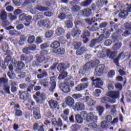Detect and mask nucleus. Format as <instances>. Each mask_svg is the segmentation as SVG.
Listing matches in <instances>:
<instances>
[{"mask_svg":"<svg viewBox=\"0 0 131 131\" xmlns=\"http://www.w3.org/2000/svg\"><path fill=\"white\" fill-rule=\"evenodd\" d=\"M40 82L41 84L43 85L44 88H49V84H50V86L49 88V91L50 92H54L55 89H56V76H54L53 77H50V81L49 83V81L46 79H42L40 81Z\"/></svg>","mask_w":131,"mask_h":131,"instance_id":"1","label":"nucleus"},{"mask_svg":"<svg viewBox=\"0 0 131 131\" xmlns=\"http://www.w3.org/2000/svg\"><path fill=\"white\" fill-rule=\"evenodd\" d=\"M80 116L83 118H86V120L88 122H91V121H94L97 122L98 120V117L94 116L93 113H90L88 114L86 111H82L80 113Z\"/></svg>","mask_w":131,"mask_h":131,"instance_id":"2","label":"nucleus"},{"mask_svg":"<svg viewBox=\"0 0 131 131\" xmlns=\"http://www.w3.org/2000/svg\"><path fill=\"white\" fill-rule=\"evenodd\" d=\"M34 88V84H31L27 89L26 91H24L20 94L19 98L21 100H24V101H26L29 99V96L30 94L28 92H31Z\"/></svg>","mask_w":131,"mask_h":131,"instance_id":"3","label":"nucleus"},{"mask_svg":"<svg viewBox=\"0 0 131 131\" xmlns=\"http://www.w3.org/2000/svg\"><path fill=\"white\" fill-rule=\"evenodd\" d=\"M81 33V30L79 29H76L74 28L72 32H68L67 34V39H70L71 38V35L73 36V38L75 39H77L79 38V35H80Z\"/></svg>","mask_w":131,"mask_h":131,"instance_id":"4","label":"nucleus"},{"mask_svg":"<svg viewBox=\"0 0 131 131\" xmlns=\"http://www.w3.org/2000/svg\"><path fill=\"white\" fill-rule=\"evenodd\" d=\"M33 97L39 104H42V102L46 100V95L43 93L41 94L40 92H37Z\"/></svg>","mask_w":131,"mask_h":131,"instance_id":"5","label":"nucleus"},{"mask_svg":"<svg viewBox=\"0 0 131 131\" xmlns=\"http://www.w3.org/2000/svg\"><path fill=\"white\" fill-rule=\"evenodd\" d=\"M51 20L49 18L40 19L37 22V25L39 27H45V28H51Z\"/></svg>","mask_w":131,"mask_h":131,"instance_id":"6","label":"nucleus"},{"mask_svg":"<svg viewBox=\"0 0 131 131\" xmlns=\"http://www.w3.org/2000/svg\"><path fill=\"white\" fill-rule=\"evenodd\" d=\"M106 96L111 98V100H114L115 103H116V100L120 98V92L119 91H113L107 92Z\"/></svg>","mask_w":131,"mask_h":131,"instance_id":"7","label":"nucleus"},{"mask_svg":"<svg viewBox=\"0 0 131 131\" xmlns=\"http://www.w3.org/2000/svg\"><path fill=\"white\" fill-rule=\"evenodd\" d=\"M104 69H105V65L99 64L96 67L95 69L94 75L95 76H101L104 72Z\"/></svg>","mask_w":131,"mask_h":131,"instance_id":"8","label":"nucleus"},{"mask_svg":"<svg viewBox=\"0 0 131 131\" xmlns=\"http://www.w3.org/2000/svg\"><path fill=\"white\" fill-rule=\"evenodd\" d=\"M63 82L70 88H73V86L75 85V79L73 78V76L71 75H70L68 77L66 78L63 81Z\"/></svg>","mask_w":131,"mask_h":131,"instance_id":"9","label":"nucleus"},{"mask_svg":"<svg viewBox=\"0 0 131 131\" xmlns=\"http://www.w3.org/2000/svg\"><path fill=\"white\" fill-rule=\"evenodd\" d=\"M91 36V32H90L88 30H84L82 35H81V38L83 39V43H86L89 40V37Z\"/></svg>","mask_w":131,"mask_h":131,"instance_id":"10","label":"nucleus"},{"mask_svg":"<svg viewBox=\"0 0 131 131\" xmlns=\"http://www.w3.org/2000/svg\"><path fill=\"white\" fill-rule=\"evenodd\" d=\"M59 88L61 91L64 93V94H68V93H70V92H71V89L70 87L68 85L66 84L64 82L59 84Z\"/></svg>","mask_w":131,"mask_h":131,"instance_id":"11","label":"nucleus"},{"mask_svg":"<svg viewBox=\"0 0 131 131\" xmlns=\"http://www.w3.org/2000/svg\"><path fill=\"white\" fill-rule=\"evenodd\" d=\"M76 4V2H75V1H72L70 2V6H72L71 8V10L72 12H73L74 13H77V12H79L80 11V9H81V7L79 6V5H74Z\"/></svg>","mask_w":131,"mask_h":131,"instance_id":"12","label":"nucleus"},{"mask_svg":"<svg viewBox=\"0 0 131 131\" xmlns=\"http://www.w3.org/2000/svg\"><path fill=\"white\" fill-rule=\"evenodd\" d=\"M65 103L67 106L71 108L74 107L75 101H74V99H73V98L72 97L67 96L65 98Z\"/></svg>","mask_w":131,"mask_h":131,"instance_id":"13","label":"nucleus"},{"mask_svg":"<svg viewBox=\"0 0 131 131\" xmlns=\"http://www.w3.org/2000/svg\"><path fill=\"white\" fill-rule=\"evenodd\" d=\"M93 81V84L96 86V88H100V86L103 85V81L101 80L100 78H96L93 77L91 79Z\"/></svg>","mask_w":131,"mask_h":131,"instance_id":"14","label":"nucleus"},{"mask_svg":"<svg viewBox=\"0 0 131 131\" xmlns=\"http://www.w3.org/2000/svg\"><path fill=\"white\" fill-rule=\"evenodd\" d=\"M46 57L45 56L41 55L37 58L36 61H33V64L34 66H39L41 63L45 62Z\"/></svg>","mask_w":131,"mask_h":131,"instance_id":"15","label":"nucleus"},{"mask_svg":"<svg viewBox=\"0 0 131 131\" xmlns=\"http://www.w3.org/2000/svg\"><path fill=\"white\" fill-rule=\"evenodd\" d=\"M74 109L76 111H82L85 109L84 103L81 102H78L75 103Z\"/></svg>","mask_w":131,"mask_h":131,"instance_id":"16","label":"nucleus"},{"mask_svg":"<svg viewBox=\"0 0 131 131\" xmlns=\"http://www.w3.org/2000/svg\"><path fill=\"white\" fill-rule=\"evenodd\" d=\"M52 123L54 126H58V127H62L63 126V122L60 118H58L57 120L56 118L52 119Z\"/></svg>","mask_w":131,"mask_h":131,"instance_id":"17","label":"nucleus"},{"mask_svg":"<svg viewBox=\"0 0 131 131\" xmlns=\"http://www.w3.org/2000/svg\"><path fill=\"white\" fill-rule=\"evenodd\" d=\"M106 56L111 60H114V58L117 56V51H112L110 49H107L106 51Z\"/></svg>","mask_w":131,"mask_h":131,"instance_id":"18","label":"nucleus"},{"mask_svg":"<svg viewBox=\"0 0 131 131\" xmlns=\"http://www.w3.org/2000/svg\"><path fill=\"white\" fill-rule=\"evenodd\" d=\"M101 102L102 104H115V100H112L111 98L104 96L101 99Z\"/></svg>","mask_w":131,"mask_h":131,"instance_id":"19","label":"nucleus"},{"mask_svg":"<svg viewBox=\"0 0 131 131\" xmlns=\"http://www.w3.org/2000/svg\"><path fill=\"white\" fill-rule=\"evenodd\" d=\"M88 86H89V82L80 83L75 87V91L76 92H80V91H83L84 89H86Z\"/></svg>","mask_w":131,"mask_h":131,"instance_id":"20","label":"nucleus"},{"mask_svg":"<svg viewBox=\"0 0 131 131\" xmlns=\"http://www.w3.org/2000/svg\"><path fill=\"white\" fill-rule=\"evenodd\" d=\"M109 33H108V32H107L106 33H103L102 34H101L98 38L95 39L97 41V43H100V42L103 41L104 38L105 39H106V38H108V37H109Z\"/></svg>","mask_w":131,"mask_h":131,"instance_id":"21","label":"nucleus"},{"mask_svg":"<svg viewBox=\"0 0 131 131\" xmlns=\"http://www.w3.org/2000/svg\"><path fill=\"white\" fill-rule=\"evenodd\" d=\"M33 60V56L32 55H29L25 56L24 55H20V61H25L26 63H30Z\"/></svg>","mask_w":131,"mask_h":131,"instance_id":"22","label":"nucleus"},{"mask_svg":"<svg viewBox=\"0 0 131 131\" xmlns=\"http://www.w3.org/2000/svg\"><path fill=\"white\" fill-rule=\"evenodd\" d=\"M48 104L51 109H56L58 107V101L51 99L48 102Z\"/></svg>","mask_w":131,"mask_h":131,"instance_id":"23","label":"nucleus"},{"mask_svg":"<svg viewBox=\"0 0 131 131\" xmlns=\"http://www.w3.org/2000/svg\"><path fill=\"white\" fill-rule=\"evenodd\" d=\"M44 127L45 125L43 124L39 126L38 123H35L33 126V130L45 131Z\"/></svg>","mask_w":131,"mask_h":131,"instance_id":"24","label":"nucleus"},{"mask_svg":"<svg viewBox=\"0 0 131 131\" xmlns=\"http://www.w3.org/2000/svg\"><path fill=\"white\" fill-rule=\"evenodd\" d=\"M98 20H100V18H96V17H92L91 18H89L85 19V21L88 25H92L93 23H95V22H97V21H98Z\"/></svg>","mask_w":131,"mask_h":131,"instance_id":"25","label":"nucleus"},{"mask_svg":"<svg viewBox=\"0 0 131 131\" xmlns=\"http://www.w3.org/2000/svg\"><path fill=\"white\" fill-rule=\"evenodd\" d=\"M65 34V30L63 28H57L55 30V34L57 36H61Z\"/></svg>","mask_w":131,"mask_h":131,"instance_id":"26","label":"nucleus"},{"mask_svg":"<svg viewBox=\"0 0 131 131\" xmlns=\"http://www.w3.org/2000/svg\"><path fill=\"white\" fill-rule=\"evenodd\" d=\"M118 16L120 18L125 19L128 16V12L126 10H123L119 12Z\"/></svg>","mask_w":131,"mask_h":131,"instance_id":"27","label":"nucleus"},{"mask_svg":"<svg viewBox=\"0 0 131 131\" xmlns=\"http://www.w3.org/2000/svg\"><path fill=\"white\" fill-rule=\"evenodd\" d=\"M88 50H86V48L85 47H81L80 49H77L76 52V54L77 56H81L82 54L84 53H85Z\"/></svg>","mask_w":131,"mask_h":131,"instance_id":"28","label":"nucleus"},{"mask_svg":"<svg viewBox=\"0 0 131 131\" xmlns=\"http://www.w3.org/2000/svg\"><path fill=\"white\" fill-rule=\"evenodd\" d=\"M97 26H98V23H96L92 27L88 26L87 29H89L91 32H94V31H97L99 29V27Z\"/></svg>","mask_w":131,"mask_h":131,"instance_id":"29","label":"nucleus"},{"mask_svg":"<svg viewBox=\"0 0 131 131\" xmlns=\"http://www.w3.org/2000/svg\"><path fill=\"white\" fill-rule=\"evenodd\" d=\"M82 13L85 17H90L92 15V9L86 8L82 10Z\"/></svg>","mask_w":131,"mask_h":131,"instance_id":"30","label":"nucleus"},{"mask_svg":"<svg viewBox=\"0 0 131 131\" xmlns=\"http://www.w3.org/2000/svg\"><path fill=\"white\" fill-rule=\"evenodd\" d=\"M48 72L46 70H43L40 74L37 75V77L38 79H41V78H44V77H48Z\"/></svg>","mask_w":131,"mask_h":131,"instance_id":"31","label":"nucleus"},{"mask_svg":"<svg viewBox=\"0 0 131 131\" xmlns=\"http://www.w3.org/2000/svg\"><path fill=\"white\" fill-rule=\"evenodd\" d=\"M57 70L59 72H63L66 70V68H65V64L64 63H59L57 66Z\"/></svg>","mask_w":131,"mask_h":131,"instance_id":"32","label":"nucleus"},{"mask_svg":"<svg viewBox=\"0 0 131 131\" xmlns=\"http://www.w3.org/2000/svg\"><path fill=\"white\" fill-rule=\"evenodd\" d=\"M36 10H38V11H40V12H45L46 11H49L50 8L48 7L37 5L36 7Z\"/></svg>","mask_w":131,"mask_h":131,"instance_id":"33","label":"nucleus"},{"mask_svg":"<svg viewBox=\"0 0 131 131\" xmlns=\"http://www.w3.org/2000/svg\"><path fill=\"white\" fill-rule=\"evenodd\" d=\"M68 75V73L67 72H61V73L59 75L58 79L59 80H62V79H65L66 77H67Z\"/></svg>","mask_w":131,"mask_h":131,"instance_id":"34","label":"nucleus"},{"mask_svg":"<svg viewBox=\"0 0 131 131\" xmlns=\"http://www.w3.org/2000/svg\"><path fill=\"white\" fill-rule=\"evenodd\" d=\"M55 54H58L59 55H64L65 54V49L64 48H57L53 51Z\"/></svg>","mask_w":131,"mask_h":131,"instance_id":"35","label":"nucleus"},{"mask_svg":"<svg viewBox=\"0 0 131 131\" xmlns=\"http://www.w3.org/2000/svg\"><path fill=\"white\" fill-rule=\"evenodd\" d=\"M61 46V44L59 42V41H54L51 45V48L54 50L58 49L59 47Z\"/></svg>","mask_w":131,"mask_h":131,"instance_id":"36","label":"nucleus"},{"mask_svg":"<svg viewBox=\"0 0 131 131\" xmlns=\"http://www.w3.org/2000/svg\"><path fill=\"white\" fill-rule=\"evenodd\" d=\"M93 3V0H85L84 2H81V7H89L91 4Z\"/></svg>","mask_w":131,"mask_h":131,"instance_id":"37","label":"nucleus"},{"mask_svg":"<svg viewBox=\"0 0 131 131\" xmlns=\"http://www.w3.org/2000/svg\"><path fill=\"white\" fill-rule=\"evenodd\" d=\"M8 15L5 10H2L0 13V18L1 20H7Z\"/></svg>","mask_w":131,"mask_h":131,"instance_id":"38","label":"nucleus"},{"mask_svg":"<svg viewBox=\"0 0 131 131\" xmlns=\"http://www.w3.org/2000/svg\"><path fill=\"white\" fill-rule=\"evenodd\" d=\"M25 67V64L24 62L19 61L16 63V68L18 70H21V69H23Z\"/></svg>","mask_w":131,"mask_h":131,"instance_id":"39","label":"nucleus"},{"mask_svg":"<svg viewBox=\"0 0 131 131\" xmlns=\"http://www.w3.org/2000/svg\"><path fill=\"white\" fill-rule=\"evenodd\" d=\"M54 35V30H49L45 33L46 38H51Z\"/></svg>","mask_w":131,"mask_h":131,"instance_id":"40","label":"nucleus"},{"mask_svg":"<svg viewBox=\"0 0 131 131\" xmlns=\"http://www.w3.org/2000/svg\"><path fill=\"white\" fill-rule=\"evenodd\" d=\"M75 119L77 123H82L83 122V118L81 117V116L79 114H77L75 116Z\"/></svg>","mask_w":131,"mask_h":131,"instance_id":"41","label":"nucleus"},{"mask_svg":"<svg viewBox=\"0 0 131 131\" xmlns=\"http://www.w3.org/2000/svg\"><path fill=\"white\" fill-rule=\"evenodd\" d=\"M99 62H100L98 60H96L94 61H91L90 62H89L88 63H89V65L90 66L91 68H95L98 64H99Z\"/></svg>","mask_w":131,"mask_h":131,"instance_id":"42","label":"nucleus"},{"mask_svg":"<svg viewBox=\"0 0 131 131\" xmlns=\"http://www.w3.org/2000/svg\"><path fill=\"white\" fill-rule=\"evenodd\" d=\"M91 69H92L89 62L86 63L83 66V70H84L85 72H89V71H91Z\"/></svg>","mask_w":131,"mask_h":131,"instance_id":"43","label":"nucleus"},{"mask_svg":"<svg viewBox=\"0 0 131 131\" xmlns=\"http://www.w3.org/2000/svg\"><path fill=\"white\" fill-rule=\"evenodd\" d=\"M82 45V43L81 42H74L73 43L74 50H78V49H79Z\"/></svg>","mask_w":131,"mask_h":131,"instance_id":"44","label":"nucleus"},{"mask_svg":"<svg viewBox=\"0 0 131 131\" xmlns=\"http://www.w3.org/2000/svg\"><path fill=\"white\" fill-rule=\"evenodd\" d=\"M71 129L73 131H77L78 129H80V126L77 124H73L70 127Z\"/></svg>","mask_w":131,"mask_h":131,"instance_id":"45","label":"nucleus"},{"mask_svg":"<svg viewBox=\"0 0 131 131\" xmlns=\"http://www.w3.org/2000/svg\"><path fill=\"white\" fill-rule=\"evenodd\" d=\"M54 58L50 56L45 57V63H49V64H52Z\"/></svg>","mask_w":131,"mask_h":131,"instance_id":"46","label":"nucleus"},{"mask_svg":"<svg viewBox=\"0 0 131 131\" xmlns=\"http://www.w3.org/2000/svg\"><path fill=\"white\" fill-rule=\"evenodd\" d=\"M87 105L89 107H93L94 105H96V101H94L93 99L89 98L87 102Z\"/></svg>","mask_w":131,"mask_h":131,"instance_id":"47","label":"nucleus"},{"mask_svg":"<svg viewBox=\"0 0 131 131\" xmlns=\"http://www.w3.org/2000/svg\"><path fill=\"white\" fill-rule=\"evenodd\" d=\"M72 98L75 100H79V99L82 98V95L80 93L74 94L72 95Z\"/></svg>","mask_w":131,"mask_h":131,"instance_id":"48","label":"nucleus"},{"mask_svg":"<svg viewBox=\"0 0 131 131\" xmlns=\"http://www.w3.org/2000/svg\"><path fill=\"white\" fill-rule=\"evenodd\" d=\"M121 43H115L113 46L112 49L114 50V51H118V50H119V49L121 48Z\"/></svg>","mask_w":131,"mask_h":131,"instance_id":"49","label":"nucleus"},{"mask_svg":"<svg viewBox=\"0 0 131 131\" xmlns=\"http://www.w3.org/2000/svg\"><path fill=\"white\" fill-rule=\"evenodd\" d=\"M96 109L99 115H102V114H103L104 109L103 106L99 105L97 107Z\"/></svg>","mask_w":131,"mask_h":131,"instance_id":"50","label":"nucleus"},{"mask_svg":"<svg viewBox=\"0 0 131 131\" xmlns=\"http://www.w3.org/2000/svg\"><path fill=\"white\" fill-rule=\"evenodd\" d=\"M58 40L60 43H62V45H65L66 42H67V40L64 38L63 36H60L57 38Z\"/></svg>","mask_w":131,"mask_h":131,"instance_id":"51","label":"nucleus"},{"mask_svg":"<svg viewBox=\"0 0 131 131\" xmlns=\"http://www.w3.org/2000/svg\"><path fill=\"white\" fill-rule=\"evenodd\" d=\"M35 41V37L34 35H31L29 36L28 38V43H33Z\"/></svg>","mask_w":131,"mask_h":131,"instance_id":"52","label":"nucleus"},{"mask_svg":"<svg viewBox=\"0 0 131 131\" xmlns=\"http://www.w3.org/2000/svg\"><path fill=\"white\" fill-rule=\"evenodd\" d=\"M15 112V115L16 116H17V117H20V116H22V115L23 114V112L22 111L20 110H18L17 108L14 109Z\"/></svg>","mask_w":131,"mask_h":131,"instance_id":"53","label":"nucleus"},{"mask_svg":"<svg viewBox=\"0 0 131 131\" xmlns=\"http://www.w3.org/2000/svg\"><path fill=\"white\" fill-rule=\"evenodd\" d=\"M75 27L77 29L79 28L78 26H81L82 25V22L81 20H75L74 21Z\"/></svg>","mask_w":131,"mask_h":131,"instance_id":"54","label":"nucleus"},{"mask_svg":"<svg viewBox=\"0 0 131 131\" xmlns=\"http://www.w3.org/2000/svg\"><path fill=\"white\" fill-rule=\"evenodd\" d=\"M49 47H50V44L48 42L41 44L40 46V48L41 50H45V49H48V48H49Z\"/></svg>","mask_w":131,"mask_h":131,"instance_id":"55","label":"nucleus"},{"mask_svg":"<svg viewBox=\"0 0 131 131\" xmlns=\"http://www.w3.org/2000/svg\"><path fill=\"white\" fill-rule=\"evenodd\" d=\"M98 43V42L97 41V40L96 39H93L91 40L90 42V44L89 45L90 48H94L96 45Z\"/></svg>","mask_w":131,"mask_h":131,"instance_id":"56","label":"nucleus"},{"mask_svg":"<svg viewBox=\"0 0 131 131\" xmlns=\"http://www.w3.org/2000/svg\"><path fill=\"white\" fill-rule=\"evenodd\" d=\"M114 75H115V71L111 70L107 74V77H108V78H112Z\"/></svg>","mask_w":131,"mask_h":131,"instance_id":"57","label":"nucleus"},{"mask_svg":"<svg viewBox=\"0 0 131 131\" xmlns=\"http://www.w3.org/2000/svg\"><path fill=\"white\" fill-rule=\"evenodd\" d=\"M90 99V96H86L83 97L82 98L80 99V101L82 102V103H86L89 102V100Z\"/></svg>","mask_w":131,"mask_h":131,"instance_id":"58","label":"nucleus"},{"mask_svg":"<svg viewBox=\"0 0 131 131\" xmlns=\"http://www.w3.org/2000/svg\"><path fill=\"white\" fill-rule=\"evenodd\" d=\"M0 66L2 69L6 70V69H7V66H8V63L6 64L5 61H0Z\"/></svg>","mask_w":131,"mask_h":131,"instance_id":"59","label":"nucleus"},{"mask_svg":"<svg viewBox=\"0 0 131 131\" xmlns=\"http://www.w3.org/2000/svg\"><path fill=\"white\" fill-rule=\"evenodd\" d=\"M10 24H11V23L7 19L2 20V26L3 27H7V26H9Z\"/></svg>","mask_w":131,"mask_h":131,"instance_id":"60","label":"nucleus"},{"mask_svg":"<svg viewBox=\"0 0 131 131\" xmlns=\"http://www.w3.org/2000/svg\"><path fill=\"white\" fill-rule=\"evenodd\" d=\"M102 93V90L100 89H96L95 90V92L93 93L94 96L95 97H100V94Z\"/></svg>","mask_w":131,"mask_h":131,"instance_id":"61","label":"nucleus"},{"mask_svg":"<svg viewBox=\"0 0 131 131\" xmlns=\"http://www.w3.org/2000/svg\"><path fill=\"white\" fill-rule=\"evenodd\" d=\"M94 122L93 123H90L89 124H88V127L91 128H96V127H98V125H97V124H96V122L93 121Z\"/></svg>","mask_w":131,"mask_h":131,"instance_id":"62","label":"nucleus"},{"mask_svg":"<svg viewBox=\"0 0 131 131\" xmlns=\"http://www.w3.org/2000/svg\"><path fill=\"white\" fill-rule=\"evenodd\" d=\"M107 122L106 121H102L101 122V126L102 128L106 129L108 127V124H107Z\"/></svg>","mask_w":131,"mask_h":131,"instance_id":"63","label":"nucleus"},{"mask_svg":"<svg viewBox=\"0 0 131 131\" xmlns=\"http://www.w3.org/2000/svg\"><path fill=\"white\" fill-rule=\"evenodd\" d=\"M25 19H26V14L23 13L19 15V21H25Z\"/></svg>","mask_w":131,"mask_h":131,"instance_id":"64","label":"nucleus"}]
</instances>
